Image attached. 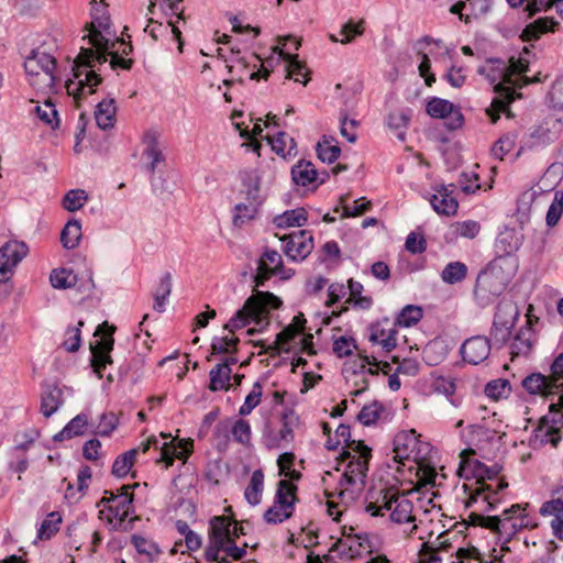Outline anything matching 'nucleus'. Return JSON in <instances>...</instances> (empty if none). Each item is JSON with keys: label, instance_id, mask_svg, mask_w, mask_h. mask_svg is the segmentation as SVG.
I'll return each mask as SVG.
<instances>
[{"label": "nucleus", "instance_id": "1", "mask_svg": "<svg viewBox=\"0 0 563 563\" xmlns=\"http://www.w3.org/2000/svg\"><path fill=\"white\" fill-rule=\"evenodd\" d=\"M89 44L93 48L81 47L73 66L74 79L67 81L66 88L69 95L76 98L80 97L88 89V93H93L95 88L101 84V77L92 69L95 63L103 64L107 62L106 53L114 48L115 32L112 30L110 15L104 8L96 9L92 14V21L86 25Z\"/></svg>", "mask_w": 563, "mask_h": 563}, {"label": "nucleus", "instance_id": "2", "mask_svg": "<svg viewBox=\"0 0 563 563\" xmlns=\"http://www.w3.org/2000/svg\"><path fill=\"white\" fill-rule=\"evenodd\" d=\"M528 70V65L520 59L514 57L509 60L499 58H489L484 65L477 68V73L494 86L496 97L493 99L489 108L486 109L487 115L493 123H496L501 112L509 115L508 106L516 99L521 97V93L514 90L515 87H521L519 84L521 75Z\"/></svg>", "mask_w": 563, "mask_h": 563}, {"label": "nucleus", "instance_id": "3", "mask_svg": "<svg viewBox=\"0 0 563 563\" xmlns=\"http://www.w3.org/2000/svg\"><path fill=\"white\" fill-rule=\"evenodd\" d=\"M280 305L282 300L272 292L257 291L246 299L243 307L225 323L224 329L233 333L251 322L263 328L268 324L269 309H276Z\"/></svg>", "mask_w": 563, "mask_h": 563}, {"label": "nucleus", "instance_id": "4", "mask_svg": "<svg viewBox=\"0 0 563 563\" xmlns=\"http://www.w3.org/2000/svg\"><path fill=\"white\" fill-rule=\"evenodd\" d=\"M412 509L411 500L391 488L380 490L378 497L365 507L371 516H383V510L389 511L391 521L396 523L412 522L415 520Z\"/></svg>", "mask_w": 563, "mask_h": 563}, {"label": "nucleus", "instance_id": "5", "mask_svg": "<svg viewBox=\"0 0 563 563\" xmlns=\"http://www.w3.org/2000/svg\"><path fill=\"white\" fill-rule=\"evenodd\" d=\"M476 466L478 468L477 472L479 478L475 482V486L472 487L466 484L463 485L465 492L468 490V499L466 501V507H472L474 504L482 501L483 504L486 505V507L483 510L490 511L498 503V492L506 488L508 484L495 478L496 472H493L490 470H485L486 477L494 482L489 484L486 483L484 479L485 477L481 472L482 468H484V466L478 462H476Z\"/></svg>", "mask_w": 563, "mask_h": 563}, {"label": "nucleus", "instance_id": "6", "mask_svg": "<svg viewBox=\"0 0 563 563\" xmlns=\"http://www.w3.org/2000/svg\"><path fill=\"white\" fill-rule=\"evenodd\" d=\"M297 501V486L286 479L278 481L273 505L263 515L265 522L278 525L288 520Z\"/></svg>", "mask_w": 563, "mask_h": 563}, {"label": "nucleus", "instance_id": "7", "mask_svg": "<svg viewBox=\"0 0 563 563\" xmlns=\"http://www.w3.org/2000/svg\"><path fill=\"white\" fill-rule=\"evenodd\" d=\"M372 450L363 442H353L352 451H343L340 455L342 461L349 460L344 472L343 481L349 485H363L368 470V460Z\"/></svg>", "mask_w": 563, "mask_h": 563}, {"label": "nucleus", "instance_id": "8", "mask_svg": "<svg viewBox=\"0 0 563 563\" xmlns=\"http://www.w3.org/2000/svg\"><path fill=\"white\" fill-rule=\"evenodd\" d=\"M55 68V58L45 52H33L24 62L30 82L37 88L51 87L54 84Z\"/></svg>", "mask_w": 563, "mask_h": 563}, {"label": "nucleus", "instance_id": "9", "mask_svg": "<svg viewBox=\"0 0 563 563\" xmlns=\"http://www.w3.org/2000/svg\"><path fill=\"white\" fill-rule=\"evenodd\" d=\"M151 448H155L159 450V459L158 462H163L166 467H169L174 464L175 459L186 461L187 457L191 454L194 443L192 440L181 439L177 443H175V439H170V441H165L159 445V441L156 437H150L144 442H142L137 449L142 452H147Z\"/></svg>", "mask_w": 563, "mask_h": 563}, {"label": "nucleus", "instance_id": "10", "mask_svg": "<svg viewBox=\"0 0 563 563\" xmlns=\"http://www.w3.org/2000/svg\"><path fill=\"white\" fill-rule=\"evenodd\" d=\"M114 331L115 328L109 325L108 322L104 321L97 328L95 332V336L100 335V338L96 340L95 344H90L92 354L91 366L93 372L97 373L99 377H102V371L106 368V366L112 363L110 352L113 350Z\"/></svg>", "mask_w": 563, "mask_h": 563}, {"label": "nucleus", "instance_id": "11", "mask_svg": "<svg viewBox=\"0 0 563 563\" xmlns=\"http://www.w3.org/2000/svg\"><path fill=\"white\" fill-rule=\"evenodd\" d=\"M129 489L130 486L124 485L118 493L106 490L99 501V505L110 512L108 521L112 522V519H115L119 527L134 512L133 494Z\"/></svg>", "mask_w": 563, "mask_h": 563}, {"label": "nucleus", "instance_id": "12", "mask_svg": "<svg viewBox=\"0 0 563 563\" xmlns=\"http://www.w3.org/2000/svg\"><path fill=\"white\" fill-rule=\"evenodd\" d=\"M306 319L302 313H299L292 318L290 324H288L283 331L276 335L275 344L280 351L289 352L290 344H300L301 349L309 351L312 347V335H302Z\"/></svg>", "mask_w": 563, "mask_h": 563}, {"label": "nucleus", "instance_id": "13", "mask_svg": "<svg viewBox=\"0 0 563 563\" xmlns=\"http://www.w3.org/2000/svg\"><path fill=\"white\" fill-rule=\"evenodd\" d=\"M531 526V519L520 505H512L498 516L497 533L499 539L507 543L521 529Z\"/></svg>", "mask_w": 563, "mask_h": 563}, {"label": "nucleus", "instance_id": "14", "mask_svg": "<svg viewBox=\"0 0 563 563\" xmlns=\"http://www.w3.org/2000/svg\"><path fill=\"white\" fill-rule=\"evenodd\" d=\"M427 446V443H421L419 435L413 429L401 431L394 438V453L395 461L404 464V461L420 462L424 456L422 455L421 446Z\"/></svg>", "mask_w": 563, "mask_h": 563}, {"label": "nucleus", "instance_id": "15", "mask_svg": "<svg viewBox=\"0 0 563 563\" xmlns=\"http://www.w3.org/2000/svg\"><path fill=\"white\" fill-rule=\"evenodd\" d=\"M29 246L22 241L11 240L0 247V283H7L18 264L27 255Z\"/></svg>", "mask_w": 563, "mask_h": 563}, {"label": "nucleus", "instance_id": "16", "mask_svg": "<svg viewBox=\"0 0 563 563\" xmlns=\"http://www.w3.org/2000/svg\"><path fill=\"white\" fill-rule=\"evenodd\" d=\"M285 255L294 262L303 261L313 250V236L308 230H299L280 238Z\"/></svg>", "mask_w": 563, "mask_h": 563}, {"label": "nucleus", "instance_id": "17", "mask_svg": "<svg viewBox=\"0 0 563 563\" xmlns=\"http://www.w3.org/2000/svg\"><path fill=\"white\" fill-rule=\"evenodd\" d=\"M490 350L492 344L487 336L474 335L462 343L460 354L465 363L478 365L488 358Z\"/></svg>", "mask_w": 563, "mask_h": 563}, {"label": "nucleus", "instance_id": "18", "mask_svg": "<svg viewBox=\"0 0 563 563\" xmlns=\"http://www.w3.org/2000/svg\"><path fill=\"white\" fill-rule=\"evenodd\" d=\"M257 269L256 286H263L272 275H279L283 278L290 276L285 273L282 255L275 250H265L258 262Z\"/></svg>", "mask_w": 563, "mask_h": 563}, {"label": "nucleus", "instance_id": "19", "mask_svg": "<svg viewBox=\"0 0 563 563\" xmlns=\"http://www.w3.org/2000/svg\"><path fill=\"white\" fill-rule=\"evenodd\" d=\"M537 342V334L532 328V320L528 318L526 324L516 333L510 345V354L512 357L528 356L534 343Z\"/></svg>", "mask_w": 563, "mask_h": 563}, {"label": "nucleus", "instance_id": "20", "mask_svg": "<svg viewBox=\"0 0 563 563\" xmlns=\"http://www.w3.org/2000/svg\"><path fill=\"white\" fill-rule=\"evenodd\" d=\"M426 110L430 117L438 119H444L453 114L452 128L461 126L463 123L462 113L459 110L454 111V106L449 100L434 97L428 101Z\"/></svg>", "mask_w": 563, "mask_h": 563}, {"label": "nucleus", "instance_id": "21", "mask_svg": "<svg viewBox=\"0 0 563 563\" xmlns=\"http://www.w3.org/2000/svg\"><path fill=\"white\" fill-rule=\"evenodd\" d=\"M559 424H554L549 416H544L540 419L539 426L533 431L532 443L533 445H544L551 443L556 446L561 441L559 434Z\"/></svg>", "mask_w": 563, "mask_h": 563}, {"label": "nucleus", "instance_id": "22", "mask_svg": "<svg viewBox=\"0 0 563 563\" xmlns=\"http://www.w3.org/2000/svg\"><path fill=\"white\" fill-rule=\"evenodd\" d=\"M562 131V121L552 119L543 122L530 133L534 145H544L555 141Z\"/></svg>", "mask_w": 563, "mask_h": 563}, {"label": "nucleus", "instance_id": "23", "mask_svg": "<svg viewBox=\"0 0 563 563\" xmlns=\"http://www.w3.org/2000/svg\"><path fill=\"white\" fill-rule=\"evenodd\" d=\"M430 202L437 213L444 216L455 214L459 208L457 200L452 196V190L444 186L432 195Z\"/></svg>", "mask_w": 563, "mask_h": 563}, {"label": "nucleus", "instance_id": "24", "mask_svg": "<svg viewBox=\"0 0 563 563\" xmlns=\"http://www.w3.org/2000/svg\"><path fill=\"white\" fill-rule=\"evenodd\" d=\"M291 177L294 183L297 186L307 187L311 184L324 183V178H321L319 180V174L317 169L314 168L313 164L309 161H299L296 165L291 168Z\"/></svg>", "mask_w": 563, "mask_h": 563}, {"label": "nucleus", "instance_id": "25", "mask_svg": "<svg viewBox=\"0 0 563 563\" xmlns=\"http://www.w3.org/2000/svg\"><path fill=\"white\" fill-rule=\"evenodd\" d=\"M145 145L143 155L148 161L147 169L151 174H154L159 163L164 162L165 156L158 144V136L156 132H146L143 139Z\"/></svg>", "mask_w": 563, "mask_h": 563}, {"label": "nucleus", "instance_id": "26", "mask_svg": "<svg viewBox=\"0 0 563 563\" xmlns=\"http://www.w3.org/2000/svg\"><path fill=\"white\" fill-rule=\"evenodd\" d=\"M522 387L531 395L548 397L554 394V386L549 376L541 373H532L522 380Z\"/></svg>", "mask_w": 563, "mask_h": 563}, {"label": "nucleus", "instance_id": "27", "mask_svg": "<svg viewBox=\"0 0 563 563\" xmlns=\"http://www.w3.org/2000/svg\"><path fill=\"white\" fill-rule=\"evenodd\" d=\"M397 330L396 328H386L382 323H377L372 328L369 341L374 344L380 345L385 352H390L397 345Z\"/></svg>", "mask_w": 563, "mask_h": 563}, {"label": "nucleus", "instance_id": "28", "mask_svg": "<svg viewBox=\"0 0 563 563\" xmlns=\"http://www.w3.org/2000/svg\"><path fill=\"white\" fill-rule=\"evenodd\" d=\"M117 106L114 99L101 100L95 111V120L101 130L112 129L115 124Z\"/></svg>", "mask_w": 563, "mask_h": 563}, {"label": "nucleus", "instance_id": "29", "mask_svg": "<svg viewBox=\"0 0 563 563\" xmlns=\"http://www.w3.org/2000/svg\"><path fill=\"white\" fill-rule=\"evenodd\" d=\"M264 493V473L262 470H255L244 490V498L247 504L255 507L262 503Z\"/></svg>", "mask_w": 563, "mask_h": 563}, {"label": "nucleus", "instance_id": "30", "mask_svg": "<svg viewBox=\"0 0 563 563\" xmlns=\"http://www.w3.org/2000/svg\"><path fill=\"white\" fill-rule=\"evenodd\" d=\"M280 56L287 62L286 78L307 85L309 80L308 70L306 65L298 59V55L284 53V51L280 49Z\"/></svg>", "mask_w": 563, "mask_h": 563}, {"label": "nucleus", "instance_id": "31", "mask_svg": "<svg viewBox=\"0 0 563 563\" xmlns=\"http://www.w3.org/2000/svg\"><path fill=\"white\" fill-rule=\"evenodd\" d=\"M232 369L227 363L217 364L209 373V389L211 391L228 390Z\"/></svg>", "mask_w": 563, "mask_h": 563}, {"label": "nucleus", "instance_id": "32", "mask_svg": "<svg viewBox=\"0 0 563 563\" xmlns=\"http://www.w3.org/2000/svg\"><path fill=\"white\" fill-rule=\"evenodd\" d=\"M63 391L56 386L48 387L41 399V412L46 417H51L63 405Z\"/></svg>", "mask_w": 563, "mask_h": 563}, {"label": "nucleus", "instance_id": "33", "mask_svg": "<svg viewBox=\"0 0 563 563\" xmlns=\"http://www.w3.org/2000/svg\"><path fill=\"white\" fill-rule=\"evenodd\" d=\"M307 222V211L303 208L287 210L274 218L273 223L280 229L302 227Z\"/></svg>", "mask_w": 563, "mask_h": 563}, {"label": "nucleus", "instance_id": "34", "mask_svg": "<svg viewBox=\"0 0 563 563\" xmlns=\"http://www.w3.org/2000/svg\"><path fill=\"white\" fill-rule=\"evenodd\" d=\"M88 426V416L85 413L77 415L73 418L57 434L54 435L55 441L69 440L74 437L82 435Z\"/></svg>", "mask_w": 563, "mask_h": 563}, {"label": "nucleus", "instance_id": "35", "mask_svg": "<svg viewBox=\"0 0 563 563\" xmlns=\"http://www.w3.org/2000/svg\"><path fill=\"white\" fill-rule=\"evenodd\" d=\"M216 430L218 433L220 432H228L231 430V433L235 441L239 443H249L251 440V427L247 421L243 419L236 420L233 424H230V422H220Z\"/></svg>", "mask_w": 563, "mask_h": 563}, {"label": "nucleus", "instance_id": "36", "mask_svg": "<svg viewBox=\"0 0 563 563\" xmlns=\"http://www.w3.org/2000/svg\"><path fill=\"white\" fill-rule=\"evenodd\" d=\"M316 152L321 162L332 164L339 158L341 150L333 137L323 135L317 143Z\"/></svg>", "mask_w": 563, "mask_h": 563}, {"label": "nucleus", "instance_id": "37", "mask_svg": "<svg viewBox=\"0 0 563 563\" xmlns=\"http://www.w3.org/2000/svg\"><path fill=\"white\" fill-rule=\"evenodd\" d=\"M518 316L519 311L512 302L501 301L497 305L493 323L512 329Z\"/></svg>", "mask_w": 563, "mask_h": 563}, {"label": "nucleus", "instance_id": "38", "mask_svg": "<svg viewBox=\"0 0 563 563\" xmlns=\"http://www.w3.org/2000/svg\"><path fill=\"white\" fill-rule=\"evenodd\" d=\"M131 543L135 548L136 552L144 555L150 562L156 561L161 554V549L157 543L142 536L133 534L131 537Z\"/></svg>", "mask_w": 563, "mask_h": 563}, {"label": "nucleus", "instance_id": "39", "mask_svg": "<svg viewBox=\"0 0 563 563\" xmlns=\"http://www.w3.org/2000/svg\"><path fill=\"white\" fill-rule=\"evenodd\" d=\"M81 239V223L79 220H69L60 233V242L67 250L75 249Z\"/></svg>", "mask_w": 563, "mask_h": 563}, {"label": "nucleus", "instance_id": "40", "mask_svg": "<svg viewBox=\"0 0 563 563\" xmlns=\"http://www.w3.org/2000/svg\"><path fill=\"white\" fill-rule=\"evenodd\" d=\"M558 25V21H555L553 18H539L538 20L533 21L532 23L528 24L523 30V36L526 40H538L541 34L554 31V27Z\"/></svg>", "mask_w": 563, "mask_h": 563}, {"label": "nucleus", "instance_id": "41", "mask_svg": "<svg viewBox=\"0 0 563 563\" xmlns=\"http://www.w3.org/2000/svg\"><path fill=\"white\" fill-rule=\"evenodd\" d=\"M172 292V274L166 272L159 279L154 294V310L158 312L165 311L168 297Z\"/></svg>", "mask_w": 563, "mask_h": 563}, {"label": "nucleus", "instance_id": "42", "mask_svg": "<svg viewBox=\"0 0 563 563\" xmlns=\"http://www.w3.org/2000/svg\"><path fill=\"white\" fill-rule=\"evenodd\" d=\"M364 33V21L360 20L354 23L352 20L347 21L341 26L340 34L342 38H338L334 34H330L329 38L333 43L349 44L354 41L355 37L363 35Z\"/></svg>", "mask_w": 563, "mask_h": 563}, {"label": "nucleus", "instance_id": "43", "mask_svg": "<svg viewBox=\"0 0 563 563\" xmlns=\"http://www.w3.org/2000/svg\"><path fill=\"white\" fill-rule=\"evenodd\" d=\"M232 522L227 517H214L210 521V539L224 543L231 538Z\"/></svg>", "mask_w": 563, "mask_h": 563}, {"label": "nucleus", "instance_id": "44", "mask_svg": "<svg viewBox=\"0 0 563 563\" xmlns=\"http://www.w3.org/2000/svg\"><path fill=\"white\" fill-rule=\"evenodd\" d=\"M137 449H131L118 455L112 465V474L120 478L126 476L134 464Z\"/></svg>", "mask_w": 563, "mask_h": 563}, {"label": "nucleus", "instance_id": "45", "mask_svg": "<svg viewBox=\"0 0 563 563\" xmlns=\"http://www.w3.org/2000/svg\"><path fill=\"white\" fill-rule=\"evenodd\" d=\"M551 500L543 503L540 514L544 517L552 516L554 518H563V486L553 492Z\"/></svg>", "mask_w": 563, "mask_h": 563}, {"label": "nucleus", "instance_id": "46", "mask_svg": "<svg viewBox=\"0 0 563 563\" xmlns=\"http://www.w3.org/2000/svg\"><path fill=\"white\" fill-rule=\"evenodd\" d=\"M60 523L62 515L57 511L49 512L37 531V538L41 540L51 539L59 530Z\"/></svg>", "mask_w": 563, "mask_h": 563}, {"label": "nucleus", "instance_id": "47", "mask_svg": "<svg viewBox=\"0 0 563 563\" xmlns=\"http://www.w3.org/2000/svg\"><path fill=\"white\" fill-rule=\"evenodd\" d=\"M467 274V267L461 262H451L442 271L441 277L446 284L462 282Z\"/></svg>", "mask_w": 563, "mask_h": 563}, {"label": "nucleus", "instance_id": "48", "mask_svg": "<svg viewBox=\"0 0 563 563\" xmlns=\"http://www.w3.org/2000/svg\"><path fill=\"white\" fill-rule=\"evenodd\" d=\"M49 280L54 288L66 289L75 286L77 277L71 271L60 268L51 273Z\"/></svg>", "mask_w": 563, "mask_h": 563}, {"label": "nucleus", "instance_id": "49", "mask_svg": "<svg viewBox=\"0 0 563 563\" xmlns=\"http://www.w3.org/2000/svg\"><path fill=\"white\" fill-rule=\"evenodd\" d=\"M258 211V207L247 203L240 202L234 207L233 224L235 227H242L246 222L253 220Z\"/></svg>", "mask_w": 563, "mask_h": 563}, {"label": "nucleus", "instance_id": "50", "mask_svg": "<svg viewBox=\"0 0 563 563\" xmlns=\"http://www.w3.org/2000/svg\"><path fill=\"white\" fill-rule=\"evenodd\" d=\"M423 312L419 306L408 305L401 309L397 317V323L400 327L409 328L417 324L422 319Z\"/></svg>", "mask_w": 563, "mask_h": 563}, {"label": "nucleus", "instance_id": "51", "mask_svg": "<svg viewBox=\"0 0 563 563\" xmlns=\"http://www.w3.org/2000/svg\"><path fill=\"white\" fill-rule=\"evenodd\" d=\"M87 200L88 195L84 189H71L65 195L63 207L67 211L75 212L81 209Z\"/></svg>", "mask_w": 563, "mask_h": 563}, {"label": "nucleus", "instance_id": "52", "mask_svg": "<svg viewBox=\"0 0 563 563\" xmlns=\"http://www.w3.org/2000/svg\"><path fill=\"white\" fill-rule=\"evenodd\" d=\"M409 114L406 111L400 110L390 112L386 119V123L390 130L398 132V137L404 139V133L409 123Z\"/></svg>", "mask_w": 563, "mask_h": 563}, {"label": "nucleus", "instance_id": "53", "mask_svg": "<svg viewBox=\"0 0 563 563\" xmlns=\"http://www.w3.org/2000/svg\"><path fill=\"white\" fill-rule=\"evenodd\" d=\"M563 213V191H555L554 199L547 212V224L552 228L558 224Z\"/></svg>", "mask_w": 563, "mask_h": 563}, {"label": "nucleus", "instance_id": "54", "mask_svg": "<svg viewBox=\"0 0 563 563\" xmlns=\"http://www.w3.org/2000/svg\"><path fill=\"white\" fill-rule=\"evenodd\" d=\"M239 339L236 336H216L211 343L213 354L233 353L236 351Z\"/></svg>", "mask_w": 563, "mask_h": 563}, {"label": "nucleus", "instance_id": "55", "mask_svg": "<svg viewBox=\"0 0 563 563\" xmlns=\"http://www.w3.org/2000/svg\"><path fill=\"white\" fill-rule=\"evenodd\" d=\"M84 325V321H78L76 327L68 328L65 332V340L63 342V346L68 352H76L80 347L81 343V327Z\"/></svg>", "mask_w": 563, "mask_h": 563}, {"label": "nucleus", "instance_id": "56", "mask_svg": "<svg viewBox=\"0 0 563 563\" xmlns=\"http://www.w3.org/2000/svg\"><path fill=\"white\" fill-rule=\"evenodd\" d=\"M515 144H516V135H514V134L503 135L495 142V144L492 148V154L494 157L501 161V159H504L505 155L508 154L515 147Z\"/></svg>", "mask_w": 563, "mask_h": 563}, {"label": "nucleus", "instance_id": "57", "mask_svg": "<svg viewBox=\"0 0 563 563\" xmlns=\"http://www.w3.org/2000/svg\"><path fill=\"white\" fill-rule=\"evenodd\" d=\"M382 411L383 407L377 402H373L362 408L357 419L364 426H372L379 419Z\"/></svg>", "mask_w": 563, "mask_h": 563}, {"label": "nucleus", "instance_id": "58", "mask_svg": "<svg viewBox=\"0 0 563 563\" xmlns=\"http://www.w3.org/2000/svg\"><path fill=\"white\" fill-rule=\"evenodd\" d=\"M34 111L44 123L52 128L58 125L57 110L51 101H45L43 106H36Z\"/></svg>", "mask_w": 563, "mask_h": 563}, {"label": "nucleus", "instance_id": "59", "mask_svg": "<svg viewBox=\"0 0 563 563\" xmlns=\"http://www.w3.org/2000/svg\"><path fill=\"white\" fill-rule=\"evenodd\" d=\"M262 397V386L260 383L253 385L252 390L245 397L244 404L240 407L239 413L246 416L260 404Z\"/></svg>", "mask_w": 563, "mask_h": 563}, {"label": "nucleus", "instance_id": "60", "mask_svg": "<svg viewBox=\"0 0 563 563\" xmlns=\"http://www.w3.org/2000/svg\"><path fill=\"white\" fill-rule=\"evenodd\" d=\"M117 426L118 418L113 412L102 413L99 424L97 426V433L102 437H108L115 430Z\"/></svg>", "mask_w": 563, "mask_h": 563}, {"label": "nucleus", "instance_id": "61", "mask_svg": "<svg viewBox=\"0 0 563 563\" xmlns=\"http://www.w3.org/2000/svg\"><path fill=\"white\" fill-rule=\"evenodd\" d=\"M481 231V224L474 220H466L457 222L455 225V233L465 239H474Z\"/></svg>", "mask_w": 563, "mask_h": 563}, {"label": "nucleus", "instance_id": "62", "mask_svg": "<svg viewBox=\"0 0 563 563\" xmlns=\"http://www.w3.org/2000/svg\"><path fill=\"white\" fill-rule=\"evenodd\" d=\"M510 389L509 383L506 379H496L489 382L485 387V394L489 398L499 399Z\"/></svg>", "mask_w": 563, "mask_h": 563}, {"label": "nucleus", "instance_id": "63", "mask_svg": "<svg viewBox=\"0 0 563 563\" xmlns=\"http://www.w3.org/2000/svg\"><path fill=\"white\" fill-rule=\"evenodd\" d=\"M550 379L555 389L563 388V352L560 353L551 365Z\"/></svg>", "mask_w": 563, "mask_h": 563}, {"label": "nucleus", "instance_id": "64", "mask_svg": "<svg viewBox=\"0 0 563 563\" xmlns=\"http://www.w3.org/2000/svg\"><path fill=\"white\" fill-rule=\"evenodd\" d=\"M224 543H219L216 540L210 539L208 547L205 550V558L209 562L217 563H229L225 556H220V552L223 551Z\"/></svg>", "mask_w": 563, "mask_h": 563}]
</instances>
